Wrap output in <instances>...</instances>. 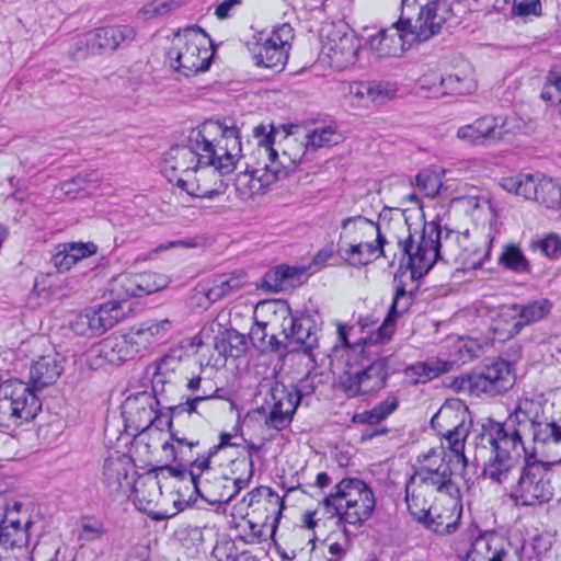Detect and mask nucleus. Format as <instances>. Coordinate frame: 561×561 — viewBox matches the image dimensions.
<instances>
[{
	"mask_svg": "<svg viewBox=\"0 0 561 561\" xmlns=\"http://www.w3.org/2000/svg\"><path fill=\"white\" fill-rule=\"evenodd\" d=\"M529 404L531 402L528 400L519 403L503 422L488 416L477 423L473 430L476 460L489 453L481 473L484 479L496 484H504L508 480L516 467V459L511 450L519 445L525 448L524 433L528 430L531 431L535 445H561V425L546 417L543 413L527 410Z\"/></svg>",
	"mask_w": 561,
	"mask_h": 561,
	"instance_id": "nucleus-1",
	"label": "nucleus"
},
{
	"mask_svg": "<svg viewBox=\"0 0 561 561\" xmlns=\"http://www.w3.org/2000/svg\"><path fill=\"white\" fill-rule=\"evenodd\" d=\"M468 237V231L461 233L431 221L425 224L419 244H415L411 232L404 239H400L398 247L403 259H407L411 283L426 275L437 260L448 261L457 257L460 254L459 249H466L462 242Z\"/></svg>",
	"mask_w": 561,
	"mask_h": 561,
	"instance_id": "nucleus-2",
	"label": "nucleus"
},
{
	"mask_svg": "<svg viewBox=\"0 0 561 561\" xmlns=\"http://www.w3.org/2000/svg\"><path fill=\"white\" fill-rule=\"evenodd\" d=\"M451 14L448 0H401V16L389 30H380L373 43H386L397 36L401 47L405 43H424L440 33Z\"/></svg>",
	"mask_w": 561,
	"mask_h": 561,
	"instance_id": "nucleus-3",
	"label": "nucleus"
},
{
	"mask_svg": "<svg viewBox=\"0 0 561 561\" xmlns=\"http://www.w3.org/2000/svg\"><path fill=\"white\" fill-rule=\"evenodd\" d=\"M554 461L538 458L535 449L524 448L522 465L517 467L515 481L508 497L516 506L535 507L549 503L554 497L552 466Z\"/></svg>",
	"mask_w": 561,
	"mask_h": 561,
	"instance_id": "nucleus-4",
	"label": "nucleus"
},
{
	"mask_svg": "<svg viewBox=\"0 0 561 561\" xmlns=\"http://www.w3.org/2000/svg\"><path fill=\"white\" fill-rule=\"evenodd\" d=\"M327 513L341 522L359 527L374 513L376 501L369 485L358 478H344L335 491L323 497Z\"/></svg>",
	"mask_w": 561,
	"mask_h": 561,
	"instance_id": "nucleus-5",
	"label": "nucleus"
},
{
	"mask_svg": "<svg viewBox=\"0 0 561 561\" xmlns=\"http://www.w3.org/2000/svg\"><path fill=\"white\" fill-rule=\"evenodd\" d=\"M207 42L211 45L209 35L198 25L179 31L173 47L167 53L171 67L185 77L207 71L214 56V50L206 47Z\"/></svg>",
	"mask_w": 561,
	"mask_h": 561,
	"instance_id": "nucleus-6",
	"label": "nucleus"
},
{
	"mask_svg": "<svg viewBox=\"0 0 561 561\" xmlns=\"http://www.w3.org/2000/svg\"><path fill=\"white\" fill-rule=\"evenodd\" d=\"M41 410L37 393L26 382L5 379L0 385V426L32 421Z\"/></svg>",
	"mask_w": 561,
	"mask_h": 561,
	"instance_id": "nucleus-7",
	"label": "nucleus"
},
{
	"mask_svg": "<svg viewBox=\"0 0 561 561\" xmlns=\"http://www.w3.org/2000/svg\"><path fill=\"white\" fill-rule=\"evenodd\" d=\"M216 152L214 141L204 136L199 128H193L187 136L186 145L172 146L163 156L162 169L164 172L195 171L199 167L214 163Z\"/></svg>",
	"mask_w": 561,
	"mask_h": 561,
	"instance_id": "nucleus-8",
	"label": "nucleus"
},
{
	"mask_svg": "<svg viewBox=\"0 0 561 561\" xmlns=\"http://www.w3.org/2000/svg\"><path fill=\"white\" fill-rule=\"evenodd\" d=\"M393 360V355L378 356L358 371H345L340 376L341 389L347 398L380 391L387 386L389 376L397 371L396 368L390 366Z\"/></svg>",
	"mask_w": 561,
	"mask_h": 561,
	"instance_id": "nucleus-9",
	"label": "nucleus"
},
{
	"mask_svg": "<svg viewBox=\"0 0 561 561\" xmlns=\"http://www.w3.org/2000/svg\"><path fill=\"white\" fill-rule=\"evenodd\" d=\"M502 187L548 209H561V185L542 173H519L504 178Z\"/></svg>",
	"mask_w": 561,
	"mask_h": 561,
	"instance_id": "nucleus-10",
	"label": "nucleus"
},
{
	"mask_svg": "<svg viewBox=\"0 0 561 561\" xmlns=\"http://www.w3.org/2000/svg\"><path fill=\"white\" fill-rule=\"evenodd\" d=\"M407 259L401 255L400 266L393 276L394 294L393 299L385 317L382 323L377 329L375 343L383 342L389 340L396 330V321L398 317L403 316L409 311L414 301V296L417 290V286L414 288H408L405 278H410L408 275Z\"/></svg>",
	"mask_w": 561,
	"mask_h": 561,
	"instance_id": "nucleus-11",
	"label": "nucleus"
},
{
	"mask_svg": "<svg viewBox=\"0 0 561 561\" xmlns=\"http://www.w3.org/2000/svg\"><path fill=\"white\" fill-rule=\"evenodd\" d=\"M219 389H216L217 392ZM219 398L216 393L213 394H201L194 398H187L185 402L176 405H169L167 409L142 408L145 413V425L141 427V432L154 426L159 431L167 430L170 434L175 428L174 424H180L184 419L190 417L193 413L198 414L197 405L206 400Z\"/></svg>",
	"mask_w": 561,
	"mask_h": 561,
	"instance_id": "nucleus-12",
	"label": "nucleus"
},
{
	"mask_svg": "<svg viewBox=\"0 0 561 561\" xmlns=\"http://www.w3.org/2000/svg\"><path fill=\"white\" fill-rule=\"evenodd\" d=\"M514 382L512 364L502 358L468 376L469 388L472 392L486 393L491 397L508 391Z\"/></svg>",
	"mask_w": 561,
	"mask_h": 561,
	"instance_id": "nucleus-13",
	"label": "nucleus"
},
{
	"mask_svg": "<svg viewBox=\"0 0 561 561\" xmlns=\"http://www.w3.org/2000/svg\"><path fill=\"white\" fill-rule=\"evenodd\" d=\"M272 409L265 421L266 425L282 431L289 426L293 416L300 404L299 394L295 389L285 385H275L271 388Z\"/></svg>",
	"mask_w": 561,
	"mask_h": 561,
	"instance_id": "nucleus-14",
	"label": "nucleus"
},
{
	"mask_svg": "<svg viewBox=\"0 0 561 561\" xmlns=\"http://www.w3.org/2000/svg\"><path fill=\"white\" fill-rule=\"evenodd\" d=\"M508 131L501 116H484L460 127L457 137L471 145H485L501 140Z\"/></svg>",
	"mask_w": 561,
	"mask_h": 561,
	"instance_id": "nucleus-15",
	"label": "nucleus"
},
{
	"mask_svg": "<svg viewBox=\"0 0 561 561\" xmlns=\"http://www.w3.org/2000/svg\"><path fill=\"white\" fill-rule=\"evenodd\" d=\"M284 130V148L282 156L276 159L275 165L279 169L277 174L274 176L273 173H264L263 175H259L261 172L260 169H253L250 171V175L252 179L260 181L262 184H268L271 181L278 179L279 173L283 170L294 169L297 163H299L304 156L306 154L308 148L305 145V141L299 139L296 135H294L287 126H282Z\"/></svg>",
	"mask_w": 561,
	"mask_h": 561,
	"instance_id": "nucleus-16",
	"label": "nucleus"
},
{
	"mask_svg": "<svg viewBox=\"0 0 561 561\" xmlns=\"http://www.w3.org/2000/svg\"><path fill=\"white\" fill-rule=\"evenodd\" d=\"M511 550L512 545L506 538L489 533L474 539L466 561H514Z\"/></svg>",
	"mask_w": 561,
	"mask_h": 561,
	"instance_id": "nucleus-17",
	"label": "nucleus"
},
{
	"mask_svg": "<svg viewBox=\"0 0 561 561\" xmlns=\"http://www.w3.org/2000/svg\"><path fill=\"white\" fill-rule=\"evenodd\" d=\"M318 320H321L318 312L300 317L289 314L283 320V333L288 341L295 342L310 352L318 343L317 332L321 324Z\"/></svg>",
	"mask_w": 561,
	"mask_h": 561,
	"instance_id": "nucleus-18",
	"label": "nucleus"
},
{
	"mask_svg": "<svg viewBox=\"0 0 561 561\" xmlns=\"http://www.w3.org/2000/svg\"><path fill=\"white\" fill-rule=\"evenodd\" d=\"M137 36L136 30L128 24H114L93 30L98 54H112L129 47Z\"/></svg>",
	"mask_w": 561,
	"mask_h": 561,
	"instance_id": "nucleus-19",
	"label": "nucleus"
},
{
	"mask_svg": "<svg viewBox=\"0 0 561 561\" xmlns=\"http://www.w3.org/2000/svg\"><path fill=\"white\" fill-rule=\"evenodd\" d=\"M93 352L98 358L111 365H121L138 355L128 333L105 337L93 348Z\"/></svg>",
	"mask_w": 561,
	"mask_h": 561,
	"instance_id": "nucleus-20",
	"label": "nucleus"
},
{
	"mask_svg": "<svg viewBox=\"0 0 561 561\" xmlns=\"http://www.w3.org/2000/svg\"><path fill=\"white\" fill-rule=\"evenodd\" d=\"M306 280L307 267L282 264L271 268L264 274L260 287L268 293H279L287 288L299 286Z\"/></svg>",
	"mask_w": 561,
	"mask_h": 561,
	"instance_id": "nucleus-21",
	"label": "nucleus"
},
{
	"mask_svg": "<svg viewBox=\"0 0 561 561\" xmlns=\"http://www.w3.org/2000/svg\"><path fill=\"white\" fill-rule=\"evenodd\" d=\"M167 358L163 357L156 366L153 377L151 379V392L139 391L135 393L136 401H144L145 403L153 408L167 409L172 404L170 393L174 391V385L165 379L162 373L163 365H165Z\"/></svg>",
	"mask_w": 561,
	"mask_h": 561,
	"instance_id": "nucleus-22",
	"label": "nucleus"
},
{
	"mask_svg": "<svg viewBox=\"0 0 561 561\" xmlns=\"http://www.w3.org/2000/svg\"><path fill=\"white\" fill-rule=\"evenodd\" d=\"M442 454V462L438 466H423L413 476L419 477L422 484L432 486L437 492L451 494L456 490L451 476L457 466L446 461V451Z\"/></svg>",
	"mask_w": 561,
	"mask_h": 561,
	"instance_id": "nucleus-23",
	"label": "nucleus"
},
{
	"mask_svg": "<svg viewBox=\"0 0 561 561\" xmlns=\"http://www.w3.org/2000/svg\"><path fill=\"white\" fill-rule=\"evenodd\" d=\"M172 322L169 319L146 320L139 325L130 328L128 334L133 339V344L138 355L150 345L162 340L171 330Z\"/></svg>",
	"mask_w": 561,
	"mask_h": 561,
	"instance_id": "nucleus-24",
	"label": "nucleus"
},
{
	"mask_svg": "<svg viewBox=\"0 0 561 561\" xmlns=\"http://www.w3.org/2000/svg\"><path fill=\"white\" fill-rule=\"evenodd\" d=\"M64 371V360L58 354L41 356L30 369L31 383L35 392L54 383Z\"/></svg>",
	"mask_w": 561,
	"mask_h": 561,
	"instance_id": "nucleus-25",
	"label": "nucleus"
},
{
	"mask_svg": "<svg viewBox=\"0 0 561 561\" xmlns=\"http://www.w3.org/2000/svg\"><path fill=\"white\" fill-rule=\"evenodd\" d=\"M98 247L93 242H66L56 247L51 263L58 272L69 271L79 261L95 254Z\"/></svg>",
	"mask_w": 561,
	"mask_h": 561,
	"instance_id": "nucleus-26",
	"label": "nucleus"
},
{
	"mask_svg": "<svg viewBox=\"0 0 561 561\" xmlns=\"http://www.w3.org/2000/svg\"><path fill=\"white\" fill-rule=\"evenodd\" d=\"M208 138L214 133H219L220 138L216 139L215 148L224 152L239 156L242 150L240 129L236 125H227L225 122L206 121L198 127Z\"/></svg>",
	"mask_w": 561,
	"mask_h": 561,
	"instance_id": "nucleus-27",
	"label": "nucleus"
},
{
	"mask_svg": "<svg viewBox=\"0 0 561 561\" xmlns=\"http://www.w3.org/2000/svg\"><path fill=\"white\" fill-rule=\"evenodd\" d=\"M130 310L129 305L127 306V310L123 309V304L119 301H107L100 305L98 308H89L92 328L96 335H102L107 330L115 327Z\"/></svg>",
	"mask_w": 561,
	"mask_h": 561,
	"instance_id": "nucleus-28",
	"label": "nucleus"
},
{
	"mask_svg": "<svg viewBox=\"0 0 561 561\" xmlns=\"http://www.w3.org/2000/svg\"><path fill=\"white\" fill-rule=\"evenodd\" d=\"M130 467V458L125 454L110 456L104 460L102 482L108 494H115L122 490Z\"/></svg>",
	"mask_w": 561,
	"mask_h": 561,
	"instance_id": "nucleus-29",
	"label": "nucleus"
},
{
	"mask_svg": "<svg viewBox=\"0 0 561 561\" xmlns=\"http://www.w3.org/2000/svg\"><path fill=\"white\" fill-rule=\"evenodd\" d=\"M552 304L546 298L518 304L519 320L506 329L508 336H515L526 325L540 321L550 312Z\"/></svg>",
	"mask_w": 561,
	"mask_h": 561,
	"instance_id": "nucleus-30",
	"label": "nucleus"
},
{
	"mask_svg": "<svg viewBox=\"0 0 561 561\" xmlns=\"http://www.w3.org/2000/svg\"><path fill=\"white\" fill-rule=\"evenodd\" d=\"M253 59L257 67L279 71L288 59V53L282 45L275 44V38H265L262 44L256 45Z\"/></svg>",
	"mask_w": 561,
	"mask_h": 561,
	"instance_id": "nucleus-31",
	"label": "nucleus"
},
{
	"mask_svg": "<svg viewBox=\"0 0 561 561\" xmlns=\"http://www.w3.org/2000/svg\"><path fill=\"white\" fill-rule=\"evenodd\" d=\"M214 348L220 356L240 358L248 351V341L244 334L229 328L215 336Z\"/></svg>",
	"mask_w": 561,
	"mask_h": 561,
	"instance_id": "nucleus-32",
	"label": "nucleus"
},
{
	"mask_svg": "<svg viewBox=\"0 0 561 561\" xmlns=\"http://www.w3.org/2000/svg\"><path fill=\"white\" fill-rule=\"evenodd\" d=\"M244 278L245 275L242 272L233 273L229 277L225 275L218 276L210 287L201 285V289L197 293L202 294L206 298L207 304L210 305L241 288L245 284Z\"/></svg>",
	"mask_w": 561,
	"mask_h": 561,
	"instance_id": "nucleus-33",
	"label": "nucleus"
},
{
	"mask_svg": "<svg viewBox=\"0 0 561 561\" xmlns=\"http://www.w3.org/2000/svg\"><path fill=\"white\" fill-rule=\"evenodd\" d=\"M329 50L342 64H354L359 51V41L353 33L343 32L328 36Z\"/></svg>",
	"mask_w": 561,
	"mask_h": 561,
	"instance_id": "nucleus-34",
	"label": "nucleus"
},
{
	"mask_svg": "<svg viewBox=\"0 0 561 561\" xmlns=\"http://www.w3.org/2000/svg\"><path fill=\"white\" fill-rule=\"evenodd\" d=\"M348 529L344 527L342 541L334 540V537L330 535L327 537L320 546H316L313 540L311 548V560L317 561L323 558V561H341L350 548L348 541Z\"/></svg>",
	"mask_w": 561,
	"mask_h": 561,
	"instance_id": "nucleus-35",
	"label": "nucleus"
},
{
	"mask_svg": "<svg viewBox=\"0 0 561 561\" xmlns=\"http://www.w3.org/2000/svg\"><path fill=\"white\" fill-rule=\"evenodd\" d=\"M468 434L469 428L465 426L463 421H460L443 435L449 447V453L446 451V461H450V463L460 466L461 468L467 466V458L463 449Z\"/></svg>",
	"mask_w": 561,
	"mask_h": 561,
	"instance_id": "nucleus-36",
	"label": "nucleus"
},
{
	"mask_svg": "<svg viewBox=\"0 0 561 561\" xmlns=\"http://www.w3.org/2000/svg\"><path fill=\"white\" fill-rule=\"evenodd\" d=\"M279 130L272 124L270 125L268 131L264 124H260L253 128V136L257 139L259 151H264L268 159V163H264L263 170L266 171V173H273L274 176L279 171L275 165L278 152L273 148Z\"/></svg>",
	"mask_w": 561,
	"mask_h": 561,
	"instance_id": "nucleus-37",
	"label": "nucleus"
},
{
	"mask_svg": "<svg viewBox=\"0 0 561 561\" xmlns=\"http://www.w3.org/2000/svg\"><path fill=\"white\" fill-rule=\"evenodd\" d=\"M337 254L353 267L365 266L373 262L376 249L371 242L350 243L347 248L337 244Z\"/></svg>",
	"mask_w": 561,
	"mask_h": 561,
	"instance_id": "nucleus-38",
	"label": "nucleus"
},
{
	"mask_svg": "<svg viewBox=\"0 0 561 561\" xmlns=\"http://www.w3.org/2000/svg\"><path fill=\"white\" fill-rule=\"evenodd\" d=\"M185 433L186 431H181L175 427L170 434L171 442H164L162 444V450L171 461L179 463L187 462L190 455L182 453V447H186L188 451L192 453V449L199 445V440L187 439L184 436Z\"/></svg>",
	"mask_w": 561,
	"mask_h": 561,
	"instance_id": "nucleus-39",
	"label": "nucleus"
},
{
	"mask_svg": "<svg viewBox=\"0 0 561 561\" xmlns=\"http://www.w3.org/2000/svg\"><path fill=\"white\" fill-rule=\"evenodd\" d=\"M453 363L442 359H431L426 362H417L408 368V371L416 376L413 383H425L442 374L449 371Z\"/></svg>",
	"mask_w": 561,
	"mask_h": 561,
	"instance_id": "nucleus-40",
	"label": "nucleus"
},
{
	"mask_svg": "<svg viewBox=\"0 0 561 561\" xmlns=\"http://www.w3.org/2000/svg\"><path fill=\"white\" fill-rule=\"evenodd\" d=\"M232 467H233V469H232L233 473H236L237 471H240V470H245L247 474L232 479L231 492L227 495L226 499H222L224 493H221L220 499L217 500L218 502H225V503L231 502L233 499H236V496L243 489H245L249 485V483L252 480V477L254 474V461L251 458L234 459L232 461Z\"/></svg>",
	"mask_w": 561,
	"mask_h": 561,
	"instance_id": "nucleus-41",
	"label": "nucleus"
},
{
	"mask_svg": "<svg viewBox=\"0 0 561 561\" xmlns=\"http://www.w3.org/2000/svg\"><path fill=\"white\" fill-rule=\"evenodd\" d=\"M499 263L506 270L517 274L530 273V264L520 248L514 243L504 245Z\"/></svg>",
	"mask_w": 561,
	"mask_h": 561,
	"instance_id": "nucleus-42",
	"label": "nucleus"
},
{
	"mask_svg": "<svg viewBox=\"0 0 561 561\" xmlns=\"http://www.w3.org/2000/svg\"><path fill=\"white\" fill-rule=\"evenodd\" d=\"M4 529L3 533H8V540L2 541L9 548H23L28 543V530L32 527V520H26L22 526L20 519H12L11 517H4Z\"/></svg>",
	"mask_w": 561,
	"mask_h": 561,
	"instance_id": "nucleus-43",
	"label": "nucleus"
},
{
	"mask_svg": "<svg viewBox=\"0 0 561 561\" xmlns=\"http://www.w3.org/2000/svg\"><path fill=\"white\" fill-rule=\"evenodd\" d=\"M450 518L451 515H434L432 508L430 507L427 512H422V515L419 517V523L435 534L449 535L453 534L458 527L456 520H448Z\"/></svg>",
	"mask_w": 561,
	"mask_h": 561,
	"instance_id": "nucleus-44",
	"label": "nucleus"
},
{
	"mask_svg": "<svg viewBox=\"0 0 561 561\" xmlns=\"http://www.w3.org/2000/svg\"><path fill=\"white\" fill-rule=\"evenodd\" d=\"M439 85L444 89V94L455 95L470 94L477 88L476 81L471 77H460L457 73H450L445 77H440Z\"/></svg>",
	"mask_w": 561,
	"mask_h": 561,
	"instance_id": "nucleus-45",
	"label": "nucleus"
},
{
	"mask_svg": "<svg viewBox=\"0 0 561 561\" xmlns=\"http://www.w3.org/2000/svg\"><path fill=\"white\" fill-rule=\"evenodd\" d=\"M137 288L138 285L136 283L135 275H121L114 278L111 284V293L114 297L113 301L122 302L123 309H126L125 307L129 298L139 297Z\"/></svg>",
	"mask_w": 561,
	"mask_h": 561,
	"instance_id": "nucleus-46",
	"label": "nucleus"
},
{
	"mask_svg": "<svg viewBox=\"0 0 561 561\" xmlns=\"http://www.w3.org/2000/svg\"><path fill=\"white\" fill-rule=\"evenodd\" d=\"M175 185L179 188L185 191L192 197L207 198V199H213L214 197L224 194L227 188V184H225L222 180H220L219 184L213 188L204 187L197 181L188 182L181 178H179L176 180Z\"/></svg>",
	"mask_w": 561,
	"mask_h": 561,
	"instance_id": "nucleus-47",
	"label": "nucleus"
},
{
	"mask_svg": "<svg viewBox=\"0 0 561 561\" xmlns=\"http://www.w3.org/2000/svg\"><path fill=\"white\" fill-rule=\"evenodd\" d=\"M135 278L138 285L137 293L139 297L157 293L165 288L169 284V279L165 275L156 272H145L135 275Z\"/></svg>",
	"mask_w": 561,
	"mask_h": 561,
	"instance_id": "nucleus-48",
	"label": "nucleus"
},
{
	"mask_svg": "<svg viewBox=\"0 0 561 561\" xmlns=\"http://www.w3.org/2000/svg\"><path fill=\"white\" fill-rule=\"evenodd\" d=\"M335 136V129L331 126H325L316 128L311 133H305L301 138L308 149H318L324 146L337 144V139H334Z\"/></svg>",
	"mask_w": 561,
	"mask_h": 561,
	"instance_id": "nucleus-49",
	"label": "nucleus"
},
{
	"mask_svg": "<svg viewBox=\"0 0 561 561\" xmlns=\"http://www.w3.org/2000/svg\"><path fill=\"white\" fill-rule=\"evenodd\" d=\"M350 225H354V226H369L371 228H375L376 229V232H377V236H376V244H374V248L376 249V253H378L377 256H386V253H385V245L387 244V239L386 237L381 233L380 231V226L378 222H375L374 220L371 219H368L362 215H358V216H352V217H347L345 219L342 220V229H347V227Z\"/></svg>",
	"mask_w": 561,
	"mask_h": 561,
	"instance_id": "nucleus-50",
	"label": "nucleus"
},
{
	"mask_svg": "<svg viewBox=\"0 0 561 561\" xmlns=\"http://www.w3.org/2000/svg\"><path fill=\"white\" fill-rule=\"evenodd\" d=\"M106 534L104 524L92 516L81 518L79 539L87 542L100 540Z\"/></svg>",
	"mask_w": 561,
	"mask_h": 561,
	"instance_id": "nucleus-51",
	"label": "nucleus"
},
{
	"mask_svg": "<svg viewBox=\"0 0 561 561\" xmlns=\"http://www.w3.org/2000/svg\"><path fill=\"white\" fill-rule=\"evenodd\" d=\"M176 463H178V466L165 465V466L161 467L160 469L162 471H167L171 477L178 478L180 480L190 479V481L192 482V484L194 486L195 493L198 496H201L202 499L206 500V497L204 496V494L202 493V491L199 489V483H198L199 473H196L194 470H188L187 462H184V463L176 462Z\"/></svg>",
	"mask_w": 561,
	"mask_h": 561,
	"instance_id": "nucleus-52",
	"label": "nucleus"
},
{
	"mask_svg": "<svg viewBox=\"0 0 561 561\" xmlns=\"http://www.w3.org/2000/svg\"><path fill=\"white\" fill-rule=\"evenodd\" d=\"M70 54L75 59H84L88 55H99L93 31L78 37L71 45Z\"/></svg>",
	"mask_w": 561,
	"mask_h": 561,
	"instance_id": "nucleus-53",
	"label": "nucleus"
},
{
	"mask_svg": "<svg viewBox=\"0 0 561 561\" xmlns=\"http://www.w3.org/2000/svg\"><path fill=\"white\" fill-rule=\"evenodd\" d=\"M370 87L369 104H382L397 93V88L391 82L370 81Z\"/></svg>",
	"mask_w": 561,
	"mask_h": 561,
	"instance_id": "nucleus-54",
	"label": "nucleus"
},
{
	"mask_svg": "<svg viewBox=\"0 0 561 561\" xmlns=\"http://www.w3.org/2000/svg\"><path fill=\"white\" fill-rule=\"evenodd\" d=\"M216 157L214 158V163L208 167H214L210 172L216 175H226L233 171L236 167L234 159L238 157L237 154H232L230 152H224L215 148Z\"/></svg>",
	"mask_w": 561,
	"mask_h": 561,
	"instance_id": "nucleus-55",
	"label": "nucleus"
},
{
	"mask_svg": "<svg viewBox=\"0 0 561 561\" xmlns=\"http://www.w3.org/2000/svg\"><path fill=\"white\" fill-rule=\"evenodd\" d=\"M416 184L426 195L434 196L438 193L440 182L436 173L430 170H422L416 175Z\"/></svg>",
	"mask_w": 561,
	"mask_h": 561,
	"instance_id": "nucleus-56",
	"label": "nucleus"
},
{
	"mask_svg": "<svg viewBox=\"0 0 561 561\" xmlns=\"http://www.w3.org/2000/svg\"><path fill=\"white\" fill-rule=\"evenodd\" d=\"M531 248L534 250L538 249L546 256L554 259L561 253V240L557 236L550 234L541 240L533 241Z\"/></svg>",
	"mask_w": 561,
	"mask_h": 561,
	"instance_id": "nucleus-57",
	"label": "nucleus"
},
{
	"mask_svg": "<svg viewBox=\"0 0 561 561\" xmlns=\"http://www.w3.org/2000/svg\"><path fill=\"white\" fill-rule=\"evenodd\" d=\"M511 12L513 16L524 18L530 14L535 16H541L542 5L540 0H522L520 2L514 1Z\"/></svg>",
	"mask_w": 561,
	"mask_h": 561,
	"instance_id": "nucleus-58",
	"label": "nucleus"
},
{
	"mask_svg": "<svg viewBox=\"0 0 561 561\" xmlns=\"http://www.w3.org/2000/svg\"><path fill=\"white\" fill-rule=\"evenodd\" d=\"M262 490H266V491H267L268 496L274 497V499H275L276 504H278L277 515H276V517H275V519H274V523H273V525H272V534H274V533H275V530H276V528H277V524H278V522H279V519H280V517H282V511H283V508H284V500H283V499H280V497L278 496V494H277L273 489H271V488H268V486H267V488H255V489H253L252 491H250V492H249V493L243 497V502H245V501L248 500V504H249V505H252V503L256 500V497H257L259 495H261Z\"/></svg>",
	"mask_w": 561,
	"mask_h": 561,
	"instance_id": "nucleus-59",
	"label": "nucleus"
},
{
	"mask_svg": "<svg viewBox=\"0 0 561 561\" xmlns=\"http://www.w3.org/2000/svg\"><path fill=\"white\" fill-rule=\"evenodd\" d=\"M71 329L76 334L81 336H98L94 332V329L92 328V320L89 309H85L83 312L76 317V319L71 322Z\"/></svg>",
	"mask_w": 561,
	"mask_h": 561,
	"instance_id": "nucleus-60",
	"label": "nucleus"
},
{
	"mask_svg": "<svg viewBox=\"0 0 561 561\" xmlns=\"http://www.w3.org/2000/svg\"><path fill=\"white\" fill-rule=\"evenodd\" d=\"M266 323L256 321L254 325L251 328L249 333V339L252 342L254 348H256L260 353H266V343L267 342V332H266Z\"/></svg>",
	"mask_w": 561,
	"mask_h": 561,
	"instance_id": "nucleus-61",
	"label": "nucleus"
},
{
	"mask_svg": "<svg viewBox=\"0 0 561 561\" xmlns=\"http://www.w3.org/2000/svg\"><path fill=\"white\" fill-rule=\"evenodd\" d=\"M415 481V476L410 477L405 484V502L410 514L419 522V517L422 515V512H427L428 508L420 507L419 501L420 499L415 496L413 493H410V485Z\"/></svg>",
	"mask_w": 561,
	"mask_h": 561,
	"instance_id": "nucleus-62",
	"label": "nucleus"
},
{
	"mask_svg": "<svg viewBox=\"0 0 561 561\" xmlns=\"http://www.w3.org/2000/svg\"><path fill=\"white\" fill-rule=\"evenodd\" d=\"M376 411L377 410L374 407L370 410L363 411L360 413H355L352 416V423L360 424V425H368V426H377L385 420Z\"/></svg>",
	"mask_w": 561,
	"mask_h": 561,
	"instance_id": "nucleus-63",
	"label": "nucleus"
},
{
	"mask_svg": "<svg viewBox=\"0 0 561 561\" xmlns=\"http://www.w3.org/2000/svg\"><path fill=\"white\" fill-rule=\"evenodd\" d=\"M370 89V81L353 82L350 84V94L368 106Z\"/></svg>",
	"mask_w": 561,
	"mask_h": 561,
	"instance_id": "nucleus-64",
	"label": "nucleus"
}]
</instances>
